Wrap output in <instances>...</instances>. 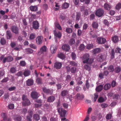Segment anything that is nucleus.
<instances>
[{
	"label": "nucleus",
	"instance_id": "obj_59",
	"mask_svg": "<svg viewBox=\"0 0 121 121\" xmlns=\"http://www.w3.org/2000/svg\"><path fill=\"white\" fill-rule=\"evenodd\" d=\"M112 86L113 87L116 86V83L115 81H113L111 83Z\"/></svg>",
	"mask_w": 121,
	"mask_h": 121
},
{
	"label": "nucleus",
	"instance_id": "obj_30",
	"mask_svg": "<svg viewBox=\"0 0 121 121\" xmlns=\"http://www.w3.org/2000/svg\"><path fill=\"white\" fill-rule=\"evenodd\" d=\"M68 91L66 90H64L62 91L61 93V95L62 96H65L68 93Z\"/></svg>",
	"mask_w": 121,
	"mask_h": 121
},
{
	"label": "nucleus",
	"instance_id": "obj_13",
	"mask_svg": "<svg viewBox=\"0 0 121 121\" xmlns=\"http://www.w3.org/2000/svg\"><path fill=\"white\" fill-rule=\"evenodd\" d=\"M31 96L32 98L34 99H36L38 98V94L35 91H32L31 94Z\"/></svg>",
	"mask_w": 121,
	"mask_h": 121
},
{
	"label": "nucleus",
	"instance_id": "obj_21",
	"mask_svg": "<svg viewBox=\"0 0 121 121\" xmlns=\"http://www.w3.org/2000/svg\"><path fill=\"white\" fill-rule=\"evenodd\" d=\"M14 119L17 121H21L22 119V117L19 115H15L14 116Z\"/></svg>",
	"mask_w": 121,
	"mask_h": 121
},
{
	"label": "nucleus",
	"instance_id": "obj_23",
	"mask_svg": "<svg viewBox=\"0 0 121 121\" xmlns=\"http://www.w3.org/2000/svg\"><path fill=\"white\" fill-rule=\"evenodd\" d=\"M69 3L65 2L62 4V8L63 9H66L69 7Z\"/></svg>",
	"mask_w": 121,
	"mask_h": 121
},
{
	"label": "nucleus",
	"instance_id": "obj_54",
	"mask_svg": "<svg viewBox=\"0 0 121 121\" xmlns=\"http://www.w3.org/2000/svg\"><path fill=\"white\" fill-rule=\"evenodd\" d=\"M70 64L74 66H77V63L73 61H71L70 62Z\"/></svg>",
	"mask_w": 121,
	"mask_h": 121
},
{
	"label": "nucleus",
	"instance_id": "obj_39",
	"mask_svg": "<svg viewBox=\"0 0 121 121\" xmlns=\"http://www.w3.org/2000/svg\"><path fill=\"white\" fill-rule=\"evenodd\" d=\"M85 46L83 44H81L79 47V49L80 51L83 50L85 48Z\"/></svg>",
	"mask_w": 121,
	"mask_h": 121
},
{
	"label": "nucleus",
	"instance_id": "obj_33",
	"mask_svg": "<svg viewBox=\"0 0 121 121\" xmlns=\"http://www.w3.org/2000/svg\"><path fill=\"white\" fill-rule=\"evenodd\" d=\"M36 82L38 84H41L42 82V79L40 78H37L36 80Z\"/></svg>",
	"mask_w": 121,
	"mask_h": 121
},
{
	"label": "nucleus",
	"instance_id": "obj_22",
	"mask_svg": "<svg viewBox=\"0 0 121 121\" xmlns=\"http://www.w3.org/2000/svg\"><path fill=\"white\" fill-rule=\"evenodd\" d=\"M30 10L32 11H36L38 10V7L36 6H31L30 7Z\"/></svg>",
	"mask_w": 121,
	"mask_h": 121
},
{
	"label": "nucleus",
	"instance_id": "obj_36",
	"mask_svg": "<svg viewBox=\"0 0 121 121\" xmlns=\"http://www.w3.org/2000/svg\"><path fill=\"white\" fill-rule=\"evenodd\" d=\"M116 9L118 10H119L121 8V3H119L116 6Z\"/></svg>",
	"mask_w": 121,
	"mask_h": 121
},
{
	"label": "nucleus",
	"instance_id": "obj_40",
	"mask_svg": "<svg viewBox=\"0 0 121 121\" xmlns=\"http://www.w3.org/2000/svg\"><path fill=\"white\" fill-rule=\"evenodd\" d=\"M33 118L36 121H38L40 119L39 115L37 114H35L33 116Z\"/></svg>",
	"mask_w": 121,
	"mask_h": 121
},
{
	"label": "nucleus",
	"instance_id": "obj_51",
	"mask_svg": "<svg viewBox=\"0 0 121 121\" xmlns=\"http://www.w3.org/2000/svg\"><path fill=\"white\" fill-rule=\"evenodd\" d=\"M93 44H89L86 47V48L87 49H90L93 48Z\"/></svg>",
	"mask_w": 121,
	"mask_h": 121
},
{
	"label": "nucleus",
	"instance_id": "obj_19",
	"mask_svg": "<svg viewBox=\"0 0 121 121\" xmlns=\"http://www.w3.org/2000/svg\"><path fill=\"white\" fill-rule=\"evenodd\" d=\"M62 65L61 63L56 62L54 64V66L56 68H61Z\"/></svg>",
	"mask_w": 121,
	"mask_h": 121
},
{
	"label": "nucleus",
	"instance_id": "obj_42",
	"mask_svg": "<svg viewBox=\"0 0 121 121\" xmlns=\"http://www.w3.org/2000/svg\"><path fill=\"white\" fill-rule=\"evenodd\" d=\"M14 104L12 103H11L8 105V107L9 109H12L14 108Z\"/></svg>",
	"mask_w": 121,
	"mask_h": 121
},
{
	"label": "nucleus",
	"instance_id": "obj_32",
	"mask_svg": "<svg viewBox=\"0 0 121 121\" xmlns=\"http://www.w3.org/2000/svg\"><path fill=\"white\" fill-rule=\"evenodd\" d=\"M26 51L27 53L28 54H31L33 52V50L31 49L30 48H28L26 49Z\"/></svg>",
	"mask_w": 121,
	"mask_h": 121
},
{
	"label": "nucleus",
	"instance_id": "obj_26",
	"mask_svg": "<svg viewBox=\"0 0 121 121\" xmlns=\"http://www.w3.org/2000/svg\"><path fill=\"white\" fill-rule=\"evenodd\" d=\"M111 86L110 84L107 83L104 85V89L105 90H108L110 88Z\"/></svg>",
	"mask_w": 121,
	"mask_h": 121
},
{
	"label": "nucleus",
	"instance_id": "obj_63",
	"mask_svg": "<svg viewBox=\"0 0 121 121\" xmlns=\"http://www.w3.org/2000/svg\"><path fill=\"white\" fill-rule=\"evenodd\" d=\"M52 99H53V96H50L48 98V101L49 102H51L52 101Z\"/></svg>",
	"mask_w": 121,
	"mask_h": 121
},
{
	"label": "nucleus",
	"instance_id": "obj_46",
	"mask_svg": "<svg viewBox=\"0 0 121 121\" xmlns=\"http://www.w3.org/2000/svg\"><path fill=\"white\" fill-rule=\"evenodd\" d=\"M115 52L116 53L120 54L121 53V49L120 48L117 47L115 50Z\"/></svg>",
	"mask_w": 121,
	"mask_h": 121
},
{
	"label": "nucleus",
	"instance_id": "obj_15",
	"mask_svg": "<svg viewBox=\"0 0 121 121\" xmlns=\"http://www.w3.org/2000/svg\"><path fill=\"white\" fill-rule=\"evenodd\" d=\"M6 34L7 39H9L12 37V34L9 31L7 30L6 31Z\"/></svg>",
	"mask_w": 121,
	"mask_h": 121
},
{
	"label": "nucleus",
	"instance_id": "obj_8",
	"mask_svg": "<svg viewBox=\"0 0 121 121\" xmlns=\"http://www.w3.org/2000/svg\"><path fill=\"white\" fill-rule=\"evenodd\" d=\"M54 35L55 37V41L56 42H57V38H60L62 36V34L60 32L58 31L57 32H56V31H54Z\"/></svg>",
	"mask_w": 121,
	"mask_h": 121
},
{
	"label": "nucleus",
	"instance_id": "obj_37",
	"mask_svg": "<svg viewBox=\"0 0 121 121\" xmlns=\"http://www.w3.org/2000/svg\"><path fill=\"white\" fill-rule=\"evenodd\" d=\"M66 31L67 33L70 34L72 32H73V29L71 28H67L66 29Z\"/></svg>",
	"mask_w": 121,
	"mask_h": 121
},
{
	"label": "nucleus",
	"instance_id": "obj_14",
	"mask_svg": "<svg viewBox=\"0 0 121 121\" xmlns=\"http://www.w3.org/2000/svg\"><path fill=\"white\" fill-rule=\"evenodd\" d=\"M62 49L66 51H68L70 49V47L68 45L65 44L62 47Z\"/></svg>",
	"mask_w": 121,
	"mask_h": 121
},
{
	"label": "nucleus",
	"instance_id": "obj_6",
	"mask_svg": "<svg viewBox=\"0 0 121 121\" xmlns=\"http://www.w3.org/2000/svg\"><path fill=\"white\" fill-rule=\"evenodd\" d=\"M47 50L46 47L45 45L43 46L40 48V51L38 52V54L40 55L43 54L47 51Z\"/></svg>",
	"mask_w": 121,
	"mask_h": 121
},
{
	"label": "nucleus",
	"instance_id": "obj_35",
	"mask_svg": "<svg viewBox=\"0 0 121 121\" xmlns=\"http://www.w3.org/2000/svg\"><path fill=\"white\" fill-rule=\"evenodd\" d=\"M30 74V71L28 70L25 71L23 73L24 76L26 77L29 76Z\"/></svg>",
	"mask_w": 121,
	"mask_h": 121
},
{
	"label": "nucleus",
	"instance_id": "obj_1",
	"mask_svg": "<svg viewBox=\"0 0 121 121\" xmlns=\"http://www.w3.org/2000/svg\"><path fill=\"white\" fill-rule=\"evenodd\" d=\"M89 55L88 54H86L82 56V58L83 60L82 62L83 63H86L87 64H90L93 62V58H89Z\"/></svg>",
	"mask_w": 121,
	"mask_h": 121
},
{
	"label": "nucleus",
	"instance_id": "obj_62",
	"mask_svg": "<svg viewBox=\"0 0 121 121\" xmlns=\"http://www.w3.org/2000/svg\"><path fill=\"white\" fill-rule=\"evenodd\" d=\"M30 47L34 49H36L37 48L36 46L34 44H31L30 45Z\"/></svg>",
	"mask_w": 121,
	"mask_h": 121
},
{
	"label": "nucleus",
	"instance_id": "obj_25",
	"mask_svg": "<svg viewBox=\"0 0 121 121\" xmlns=\"http://www.w3.org/2000/svg\"><path fill=\"white\" fill-rule=\"evenodd\" d=\"M103 85H100L99 86L96 88V91L98 92H99L101 91L103 89Z\"/></svg>",
	"mask_w": 121,
	"mask_h": 121
},
{
	"label": "nucleus",
	"instance_id": "obj_11",
	"mask_svg": "<svg viewBox=\"0 0 121 121\" xmlns=\"http://www.w3.org/2000/svg\"><path fill=\"white\" fill-rule=\"evenodd\" d=\"M97 60L98 61L101 62L105 59L104 55L103 54L99 55L97 56Z\"/></svg>",
	"mask_w": 121,
	"mask_h": 121
},
{
	"label": "nucleus",
	"instance_id": "obj_24",
	"mask_svg": "<svg viewBox=\"0 0 121 121\" xmlns=\"http://www.w3.org/2000/svg\"><path fill=\"white\" fill-rule=\"evenodd\" d=\"M92 27L94 29L97 28L99 26L98 22H93L92 23Z\"/></svg>",
	"mask_w": 121,
	"mask_h": 121
},
{
	"label": "nucleus",
	"instance_id": "obj_57",
	"mask_svg": "<svg viewBox=\"0 0 121 121\" xmlns=\"http://www.w3.org/2000/svg\"><path fill=\"white\" fill-rule=\"evenodd\" d=\"M76 96L77 98L80 99L81 97H82V98L84 97V96L83 95H81L80 94H77L76 95Z\"/></svg>",
	"mask_w": 121,
	"mask_h": 121
},
{
	"label": "nucleus",
	"instance_id": "obj_64",
	"mask_svg": "<svg viewBox=\"0 0 121 121\" xmlns=\"http://www.w3.org/2000/svg\"><path fill=\"white\" fill-rule=\"evenodd\" d=\"M32 116H27L26 117V120L27 121H31V118Z\"/></svg>",
	"mask_w": 121,
	"mask_h": 121
},
{
	"label": "nucleus",
	"instance_id": "obj_50",
	"mask_svg": "<svg viewBox=\"0 0 121 121\" xmlns=\"http://www.w3.org/2000/svg\"><path fill=\"white\" fill-rule=\"evenodd\" d=\"M71 55L72 58L73 60H74L76 59V55L74 52H72Z\"/></svg>",
	"mask_w": 121,
	"mask_h": 121
},
{
	"label": "nucleus",
	"instance_id": "obj_47",
	"mask_svg": "<svg viewBox=\"0 0 121 121\" xmlns=\"http://www.w3.org/2000/svg\"><path fill=\"white\" fill-rule=\"evenodd\" d=\"M75 43V40L73 39H71L69 41V43L70 45H72Z\"/></svg>",
	"mask_w": 121,
	"mask_h": 121
},
{
	"label": "nucleus",
	"instance_id": "obj_27",
	"mask_svg": "<svg viewBox=\"0 0 121 121\" xmlns=\"http://www.w3.org/2000/svg\"><path fill=\"white\" fill-rule=\"evenodd\" d=\"M57 56L58 57L62 59H65V55L61 52L59 53L58 54Z\"/></svg>",
	"mask_w": 121,
	"mask_h": 121
},
{
	"label": "nucleus",
	"instance_id": "obj_49",
	"mask_svg": "<svg viewBox=\"0 0 121 121\" xmlns=\"http://www.w3.org/2000/svg\"><path fill=\"white\" fill-rule=\"evenodd\" d=\"M16 89V87L15 86H13L9 88L8 90L9 91H15Z\"/></svg>",
	"mask_w": 121,
	"mask_h": 121
},
{
	"label": "nucleus",
	"instance_id": "obj_2",
	"mask_svg": "<svg viewBox=\"0 0 121 121\" xmlns=\"http://www.w3.org/2000/svg\"><path fill=\"white\" fill-rule=\"evenodd\" d=\"M0 59L2 61L3 63H5L6 62H10L12 61L13 60V58L10 56L4 57V55H2L0 56Z\"/></svg>",
	"mask_w": 121,
	"mask_h": 121
},
{
	"label": "nucleus",
	"instance_id": "obj_34",
	"mask_svg": "<svg viewBox=\"0 0 121 121\" xmlns=\"http://www.w3.org/2000/svg\"><path fill=\"white\" fill-rule=\"evenodd\" d=\"M115 53L114 50V49H112L111 51V55L110 58L111 59H113L114 57Z\"/></svg>",
	"mask_w": 121,
	"mask_h": 121
},
{
	"label": "nucleus",
	"instance_id": "obj_17",
	"mask_svg": "<svg viewBox=\"0 0 121 121\" xmlns=\"http://www.w3.org/2000/svg\"><path fill=\"white\" fill-rule=\"evenodd\" d=\"M112 40L113 43H116L118 41V36L117 35H115L112 37Z\"/></svg>",
	"mask_w": 121,
	"mask_h": 121
},
{
	"label": "nucleus",
	"instance_id": "obj_43",
	"mask_svg": "<svg viewBox=\"0 0 121 121\" xmlns=\"http://www.w3.org/2000/svg\"><path fill=\"white\" fill-rule=\"evenodd\" d=\"M26 65V63L25 61L22 60L20 61V65L22 66H24Z\"/></svg>",
	"mask_w": 121,
	"mask_h": 121
},
{
	"label": "nucleus",
	"instance_id": "obj_9",
	"mask_svg": "<svg viewBox=\"0 0 121 121\" xmlns=\"http://www.w3.org/2000/svg\"><path fill=\"white\" fill-rule=\"evenodd\" d=\"M11 30L13 32L16 34H18L19 29L17 27L13 26L11 27Z\"/></svg>",
	"mask_w": 121,
	"mask_h": 121
},
{
	"label": "nucleus",
	"instance_id": "obj_48",
	"mask_svg": "<svg viewBox=\"0 0 121 121\" xmlns=\"http://www.w3.org/2000/svg\"><path fill=\"white\" fill-rule=\"evenodd\" d=\"M35 37V35L34 34L32 33L30 35L29 37V38L30 39H34Z\"/></svg>",
	"mask_w": 121,
	"mask_h": 121
},
{
	"label": "nucleus",
	"instance_id": "obj_61",
	"mask_svg": "<svg viewBox=\"0 0 121 121\" xmlns=\"http://www.w3.org/2000/svg\"><path fill=\"white\" fill-rule=\"evenodd\" d=\"M42 105V104H37L35 103V107L36 108H38L40 107Z\"/></svg>",
	"mask_w": 121,
	"mask_h": 121
},
{
	"label": "nucleus",
	"instance_id": "obj_7",
	"mask_svg": "<svg viewBox=\"0 0 121 121\" xmlns=\"http://www.w3.org/2000/svg\"><path fill=\"white\" fill-rule=\"evenodd\" d=\"M96 41L99 44H104L106 41V39L103 38L99 37L97 39Z\"/></svg>",
	"mask_w": 121,
	"mask_h": 121
},
{
	"label": "nucleus",
	"instance_id": "obj_41",
	"mask_svg": "<svg viewBox=\"0 0 121 121\" xmlns=\"http://www.w3.org/2000/svg\"><path fill=\"white\" fill-rule=\"evenodd\" d=\"M6 42V41L4 38L1 39L0 43L2 45H4L5 44Z\"/></svg>",
	"mask_w": 121,
	"mask_h": 121
},
{
	"label": "nucleus",
	"instance_id": "obj_55",
	"mask_svg": "<svg viewBox=\"0 0 121 121\" xmlns=\"http://www.w3.org/2000/svg\"><path fill=\"white\" fill-rule=\"evenodd\" d=\"M85 85L86 88L89 89L90 86V84L88 82V80H87L86 81Z\"/></svg>",
	"mask_w": 121,
	"mask_h": 121
},
{
	"label": "nucleus",
	"instance_id": "obj_28",
	"mask_svg": "<svg viewBox=\"0 0 121 121\" xmlns=\"http://www.w3.org/2000/svg\"><path fill=\"white\" fill-rule=\"evenodd\" d=\"M43 91L45 93H47L51 94V90L49 89H47L45 87H43Z\"/></svg>",
	"mask_w": 121,
	"mask_h": 121
},
{
	"label": "nucleus",
	"instance_id": "obj_44",
	"mask_svg": "<svg viewBox=\"0 0 121 121\" xmlns=\"http://www.w3.org/2000/svg\"><path fill=\"white\" fill-rule=\"evenodd\" d=\"M81 15L80 13H77L76 14V20L78 21L80 19L81 17Z\"/></svg>",
	"mask_w": 121,
	"mask_h": 121
},
{
	"label": "nucleus",
	"instance_id": "obj_52",
	"mask_svg": "<svg viewBox=\"0 0 121 121\" xmlns=\"http://www.w3.org/2000/svg\"><path fill=\"white\" fill-rule=\"evenodd\" d=\"M101 106L102 108H105L108 106L107 104L105 103L101 104Z\"/></svg>",
	"mask_w": 121,
	"mask_h": 121
},
{
	"label": "nucleus",
	"instance_id": "obj_3",
	"mask_svg": "<svg viewBox=\"0 0 121 121\" xmlns=\"http://www.w3.org/2000/svg\"><path fill=\"white\" fill-rule=\"evenodd\" d=\"M22 99L23 101L22 102V104L23 106H26L30 105V101L27 98L26 96L25 95H22Z\"/></svg>",
	"mask_w": 121,
	"mask_h": 121
},
{
	"label": "nucleus",
	"instance_id": "obj_31",
	"mask_svg": "<svg viewBox=\"0 0 121 121\" xmlns=\"http://www.w3.org/2000/svg\"><path fill=\"white\" fill-rule=\"evenodd\" d=\"M101 49L100 48H96L93 50V52L94 54H95L99 53Z\"/></svg>",
	"mask_w": 121,
	"mask_h": 121
},
{
	"label": "nucleus",
	"instance_id": "obj_18",
	"mask_svg": "<svg viewBox=\"0 0 121 121\" xmlns=\"http://www.w3.org/2000/svg\"><path fill=\"white\" fill-rule=\"evenodd\" d=\"M34 83L33 80L31 79H29L26 82L27 85L28 86H30L33 85Z\"/></svg>",
	"mask_w": 121,
	"mask_h": 121
},
{
	"label": "nucleus",
	"instance_id": "obj_5",
	"mask_svg": "<svg viewBox=\"0 0 121 121\" xmlns=\"http://www.w3.org/2000/svg\"><path fill=\"white\" fill-rule=\"evenodd\" d=\"M104 13V10L102 9H99L96 10L95 14L96 16L100 17L103 15Z\"/></svg>",
	"mask_w": 121,
	"mask_h": 121
},
{
	"label": "nucleus",
	"instance_id": "obj_4",
	"mask_svg": "<svg viewBox=\"0 0 121 121\" xmlns=\"http://www.w3.org/2000/svg\"><path fill=\"white\" fill-rule=\"evenodd\" d=\"M58 112L59 114L60 117H65L66 112V111L63 108H57Z\"/></svg>",
	"mask_w": 121,
	"mask_h": 121
},
{
	"label": "nucleus",
	"instance_id": "obj_29",
	"mask_svg": "<svg viewBox=\"0 0 121 121\" xmlns=\"http://www.w3.org/2000/svg\"><path fill=\"white\" fill-rule=\"evenodd\" d=\"M82 78L81 77H78L76 80L77 84L78 85H82L83 83V82L81 81Z\"/></svg>",
	"mask_w": 121,
	"mask_h": 121
},
{
	"label": "nucleus",
	"instance_id": "obj_10",
	"mask_svg": "<svg viewBox=\"0 0 121 121\" xmlns=\"http://www.w3.org/2000/svg\"><path fill=\"white\" fill-rule=\"evenodd\" d=\"M32 25L33 28L35 29H38L39 27V24L37 21H33L32 23Z\"/></svg>",
	"mask_w": 121,
	"mask_h": 121
},
{
	"label": "nucleus",
	"instance_id": "obj_45",
	"mask_svg": "<svg viewBox=\"0 0 121 121\" xmlns=\"http://www.w3.org/2000/svg\"><path fill=\"white\" fill-rule=\"evenodd\" d=\"M98 101L99 102L102 103L104 101V99L103 97H101L98 99Z\"/></svg>",
	"mask_w": 121,
	"mask_h": 121
},
{
	"label": "nucleus",
	"instance_id": "obj_38",
	"mask_svg": "<svg viewBox=\"0 0 121 121\" xmlns=\"http://www.w3.org/2000/svg\"><path fill=\"white\" fill-rule=\"evenodd\" d=\"M1 116L3 118V120L5 121L7 120L6 114V113H1Z\"/></svg>",
	"mask_w": 121,
	"mask_h": 121
},
{
	"label": "nucleus",
	"instance_id": "obj_12",
	"mask_svg": "<svg viewBox=\"0 0 121 121\" xmlns=\"http://www.w3.org/2000/svg\"><path fill=\"white\" fill-rule=\"evenodd\" d=\"M43 37L41 36H38L36 39L37 43L38 44H40L42 43Z\"/></svg>",
	"mask_w": 121,
	"mask_h": 121
},
{
	"label": "nucleus",
	"instance_id": "obj_20",
	"mask_svg": "<svg viewBox=\"0 0 121 121\" xmlns=\"http://www.w3.org/2000/svg\"><path fill=\"white\" fill-rule=\"evenodd\" d=\"M55 26V27L58 28L60 30H62V28L60 26L59 22L57 21L55 22L54 23Z\"/></svg>",
	"mask_w": 121,
	"mask_h": 121
},
{
	"label": "nucleus",
	"instance_id": "obj_56",
	"mask_svg": "<svg viewBox=\"0 0 121 121\" xmlns=\"http://www.w3.org/2000/svg\"><path fill=\"white\" fill-rule=\"evenodd\" d=\"M94 102H95L96 101L98 97V96L97 93H95L94 94Z\"/></svg>",
	"mask_w": 121,
	"mask_h": 121
},
{
	"label": "nucleus",
	"instance_id": "obj_53",
	"mask_svg": "<svg viewBox=\"0 0 121 121\" xmlns=\"http://www.w3.org/2000/svg\"><path fill=\"white\" fill-rule=\"evenodd\" d=\"M88 27V25L86 23H84L83 26V30H86L87 29Z\"/></svg>",
	"mask_w": 121,
	"mask_h": 121
},
{
	"label": "nucleus",
	"instance_id": "obj_58",
	"mask_svg": "<svg viewBox=\"0 0 121 121\" xmlns=\"http://www.w3.org/2000/svg\"><path fill=\"white\" fill-rule=\"evenodd\" d=\"M112 117V115L110 114H107L106 116V119L107 120H109L111 119Z\"/></svg>",
	"mask_w": 121,
	"mask_h": 121
},
{
	"label": "nucleus",
	"instance_id": "obj_60",
	"mask_svg": "<svg viewBox=\"0 0 121 121\" xmlns=\"http://www.w3.org/2000/svg\"><path fill=\"white\" fill-rule=\"evenodd\" d=\"M22 21L23 25L24 26H26L27 25V23L26 22V20L25 19H23Z\"/></svg>",
	"mask_w": 121,
	"mask_h": 121
},
{
	"label": "nucleus",
	"instance_id": "obj_16",
	"mask_svg": "<svg viewBox=\"0 0 121 121\" xmlns=\"http://www.w3.org/2000/svg\"><path fill=\"white\" fill-rule=\"evenodd\" d=\"M104 9L107 10H109L111 8V5L107 3H105L104 5Z\"/></svg>",
	"mask_w": 121,
	"mask_h": 121
}]
</instances>
